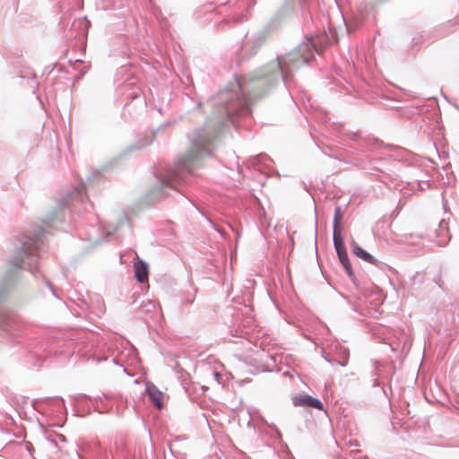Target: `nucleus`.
<instances>
[{"mask_svg": "<svg viewBox=\"0 0 459 459\" xmlns=\"http://www.w3.org/2000/svg\"><path fill=\"white\" fill-rule=\"evenodd\" d=\"M292 403L297 407H312L323 410V403L316 398L308 394H299L292 398Z\"/></svg>", "mask_w": 459, "mask_h": 459, "instance_id": "nucleus-1", "label": "nucleus"}, {"mask_svg": "<svg viewBox=\"0 0 459 459\" xmlns=\"http://www.w3.org/2000/svg\"><path fill=\"white\" fill-rule=\"evenodd\" d=\"M146 392L152 404L158 410H161L164 407V394L155 385L151 383L146 385Z\"/></svg>", "mask_w": 459, "mask_h": 459, "instance_id": "nucleus-2", "label": "nucleus"}, {"mask_svg": "<svg viewBox=\"0 0 459 459\" xmlns=\"http://www.w3.org/2000/svg\"><path fill=\"white\" fill-rule=\"evenodd\" d=\"M304 51H306L307 53L306 54H302L300 56H299V54H300L299 52H294V53H291V54L288 55V61H287V63L289 65H291L295 66V67H299L302 64L308 63L309 60L312 57V53H311V50H310V46L308 44H307L304 47Z\"/></svg>", "mask_w": 459, "mask_h": 459, "instance_id": "nucleus-3", "label": "nucleus"}, {"mask_svg": "<svg viewBox=\"0 0 459 459\" xmlns=\"http://www.w3.org/2000/svg\"><path fill=\"white\" fill-rule=\"evenodd\" d=\"M134 276L139 282L143 283L148 281V264L141 260L137 255L134 262Z\"/></svg>", "mask_w": 459, "mask_h": 459, "instance_id": "nucleus-4", "label": "nucleus"}, {"mask_svg": "<svg viewBox=\"0 0 459 459\" xmlns=\"http://www.w3.org/2000/svg\"><path fill=\"white\" fill-rule=\"evenodd\" d=\"M351 248L352 253L357 255L359 258L362 259L363 261L371 264H376L377 259L371 255L369 253L365 251L363 248H361L355 241H352L351 243Z\"/></svg>", "mask_w": 459, "mask_h": 459, "instance_id": "nucleus-5", "label": "nucleus"}, {"mask_svg": "<svg viewBox=\"0 0 459 459\" xmlns=\"http://www.w3.org/2000/svg\"><path fill=\"white\" fill-rule=\"evenodd\" d=\"M199 142L201 143V145H202L201 148L195 149V147H193L189 151V152L186 155V157H185V159L183 160V165L184 166L186 163L191 162L193 160L197 158L199 155H201L202 150L204 149L205 144L210 143V140L209 139H204V140L196 139V143H199Z\"/></svg>", "mask_w": 459, "mask_h": 459, "instance_id": "nucleus-6", "label": "nucleus"}, {"mask_svg": "<svg viewBox=\"0 0 459 459\" xmlns=\"http://www.w3.org/2000/svg\"><path fill=\"white\" fill-rule=\"evenodd\" d=\"M338 256H339V259H340L342 264L344 266L345 270L349 273H351V264H350L349 257H348L346 250L339 252L338 253Z\"/></svg>", "mask_w": 459, "mask_h": 459, "instance_id": "nucleus-7", "label": "nucleus"}, {"mask_svg": "<svg viewBox=\"0 0 459 459\" xmlns=\"http://www.w3.org/2000/svg\"><path fill=\"white\" fill-rule=\"evenodd\" d=\"M333 242H334V247H335L337 254L339 252L345 251L342 238L340 236V234L336 232V230H334V233H333Z\"/></svg>", "mask_w": 459, "mask_h": 459, "instance_id": "nucleus-8", "label": "nucleus"}, {"mask_svg": "<svg viewBox=\"0 0 459 459\" xmlns=\"http://www.w3.org/2000/svg\"><path fill=\"white\" fill-rule=\"evenodd\" d=\"M270 66L272 67L270 71H273L276 73H279L280 71L283 70V67L280 61L271 64Z\"/></svg>", "mask_w": 459, "mask_h": 459, "instance_id": "nucleus-9", "label": "nucleus"}, {"mask_svg": "<svg viewBox=\"0 0 459 459\" xmlns=\"http://www.w3.org/2000/svg\"><path fill=\"white\" fill-rule=\"evenodd\" d=\"M339 213H340V208H336L335 216H334L335 225L338 223V221H339Z\"/></svg>", "mask_w": 459, "mask_h": 459, "instance_id": "nucleus-10", "label": "nucleus"}, {"mask_svg": "<svg viewBox=\"0 0 459 459\" xmlns=\"http://www.w3.org/2000/svg\"><path fill=\"white\" fill-rule=\"evenodd\" d=\"M215 379L219 382L221 378V375L219 372H214Z\"/></svg>", "mask_w": 459, "mask_h": 459, "instance_id": "nucleus-11", "label": "nucleus"}, {"mask_svg": "<svg viewBox=\"0 0 459 459\" xmlns=\"http://www.w3.org/2000/svg\"><path fill=\"white\" fill-rule=\"evenodd\" d=\"M24 249H25L26 251L30 252V245H29V244H27V243H24Z\"/></svg>", "mask_w": 459, "mask_h": 459, "instance_id": "nucleus-12", "label": "nucleus"}]
</instances>
